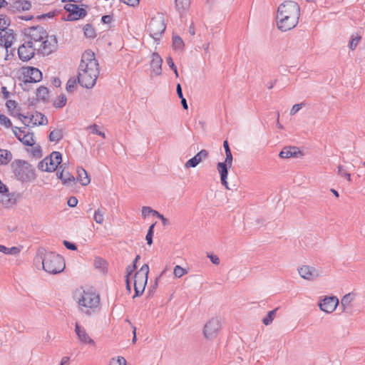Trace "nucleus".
I'll return each mask as SVG.
<instances>
[{"instance_id": "nucleus-17", "label": "nucleus", "mask_w": 365, "mask_h": 365, "mask_svg": "<svg viewBox=\"0 0 365 365\" xmlns=\"http://www.w3.org/2000/svg\"><path fill=\"white\" fill-rule=\"evenodd\" d=\"M298 272L302 278L307 280H314L319 276L318 271L314 267L308 265L301 267L298 269Z\"/></svg>"}, {"instance_id": "nucleus-44", "label": "nucleus", "mask_w": 365, "mask_h": 365, "mask_svg": "<svg viewBox=\"0 0 365 365\" xmlns=\"http://www.w3.org/2000/svg\"><path fill=\"white\" fill-rule=\"evenodd\" d=\"M166 62L169 67L174 71L176 77H178V72L176 66L175 65L173 60L171 56L166 58Z\"/></svg>"}, {"instance_id": "nucleus-36", "label": "nucleus", "mask_w": 365, "mask_h": 365, "mask_svg": "<svg viewBox=\"0 0 365 365\" xmlns=\"http://www.w3.org/2000/svg\"><path fill=\"white\" fill-rule=\"evenodd\" d=\"M67 98L64 94L60 95L58 98L53 102V106L56 108H63L66 106Z\"/></svg>"}, {"instance_id": "nucleus-2", "label": "nucleus", "mask_w": 365, "mask_h": 365, "mask_svg": "<svg viewBox=\"0 0 365 365\" xmlns=\"http://www.w3.org/2000/svg\"><path fill=\"white\" fill-rule=\"evenodd\" d=\"M300 7L293 1H286L277 9V27L282 31H287L294 28L299 21Z\"/></svg>"}, {"instance_id": "nucleus-13", "label": "nucleus", "mask_w": 365, "mask_h": 365, "mask_svg": "<svg viewBox=\"0 0 365 365\" xmlns=\"http://www.w3.org/2000/svg\"><path fill=\"white\" fill-rule=\"evenodd\" d=\"M36 50L32 41H26L18 48L19 58L23 61H28L34 56Z\"/></svg>"}, {"instance_id": "nucleus-64", "label": "nucleus", "mask_w": 365, "mask_h": 365, "mask_svg": "<svg viewBox=\"0 0 365 365\" xmlns=\"http://www.w3.org/2000/svg\"><path fill=\"white\" fill-rule=\"evenodd\" d=\"M47 165V163H46V158H44L43 160H42L41 161H40L38 164V169L41 170V171H43L45 172V168L46 166Z\"/></svg>"}, {"instance_id": "nucleus-19", "label": "nucleus", "mask_w": 365, "mask_h": 365, "mask_svg": "<svg viewBox=\"0 0 365 365\" xmlns=\"http://www.w3.org/2000/svg\"><path fill=\"white\" fill-rule=\"evenodd\" d=\"M66 168V164H63L60 166V169L61 170H58L56 175L58 179H60L63 185H69L71 182H73L76 180V178L73 175H71L68 171H66L65 169Z\"/></svg>"}, {"instance_id": "nucleus-9", "label": "nucleus", "mask_w": 365, "mask_h": 365, "mask_svg": "<svg viewBox=\"0 0 365 365\" xmlns=\"http://www.w3.org/2000/svg\"><path fill=\"white\" fill-rule=\"evenodd\" d=\"M221 329L220 321L218 318H212L204 326L203 334L207 339H215Z\"/></svg>"}, {"instance_id": "nucleus-31", "label": "nucleus", "mask_w": 365, "mask_h": 365, "mask_svg": "<svg viewBox=\"0 0 365 365\" xmlns=\"http://www.w3.org/2000/svg\"><path fill=\"white\" fill-rule=\"evenodd\" d=\"M49 91L48 89L45 86H40L36 90V96L38 98L45 101L48 98Z\"/></svg>"}, {"instance_id": "nucleus-46", "label": "nucleus", "mask_w": 365, "mask_h": 365, "mask_svg": "<svg viewBox=\"0 0 365 365\" xmlns=\"http://www.w3.org/2000/svg\"><path fill=\"white\" fill-rule=\"evenodd\" d=\"M24 78H25V80L24 81V87L23 88V89L24 91H26V90L29 91V88H28L29 84L31 83H34L33 81V77L30 74L26 73V75H25Z\"/></svg>"}, {"instance_id": "nucleus-7", "label": "nucleus", "mask_w": 365, "mask_h": 365, "mask_svg": "<svg viewBox=\"0 0 365 365\" xmlns=\"http://www.w3.org/2000/svg\"><path fill=\"white\" fill-rule=\"evenodd\" d=\"M166 26L163 17L153 18L148 24V31L150 36L155 40H160L161 35L164 33Z\"/></svg>"}, {"instance_id": "nucleus-50", "label": "nucleus", "mask_w": 365, "mask_h": 365, "mask_svg": "<svg viewBox=\"0 0 365 365\" xmlns=\"http://www.w3.org/2000/svg\"><path fill=\"white\" fill-rule=\"evenodd\" d=\"M207 257L210 259L212 264L216 265L220 264V258L217 255L207 253Z\"/></svg>"}, {"instance_id": "nucleus-41", "label": "nucleus", "mask_w": 365, "mask_h": 365, "mask_svg": "<svg viewBox=\"0 0 365 365\" xmlns=\"http://www.w3.org/2000/svg\"><path fill=\"white\" fill-rule=\"evenodd\" d=\"M76 86V80L73 78H70L66 86V89L68 92H73Z\"/></svg>"}, {"instance_id": "nucleus-60", "label": "nucleus", "mask_w": 365, "mask_h": 365, "mask_svg": "<svg viewBox=\"0 0 365 365\" xmlns=\"http://www.w3.org/2000/svg\"><path fill=\"white\" fill-rule=\"evenodd\" d=\"M113 20V16L111 15H104L101 18V21L105 24H110Z\"/></svg>"}, {"instance_id": "nucleus-33", "label": "nucleus", "mask_w": 365, "mask_h": 365, "mask_svg": "<svg viewBox=\"0 0 365 365\" xmlns=\"http://www.w3.org/2000/svg\"><path fill=\"white\" fill-rule=\"evenodd\" d=\"M278 310V308H276L272 311H269L267 316L262 319V322L264 325L267 326L272 324V321L274 320L277 311Z\"/></svg>"}, {"instance_id": "nucleus-23", "label": "nucleus", "mask_w": 365, "mask_h": 365, "mask_svg": "<svg viewBox=\"0 0 365 365\" xmlns=\"http://www.w3.org/2000/svg\"><path fill=\"white\" fill-rule=\"evenodd\" d=\"M299 155H302V152L299 150V148L294 146L285 147L279 154L281 158H296L298 157Z\"/></svg>"}, {"instance_id": "nucleus-45", "label": "nucleus", "mask_w": 365, "mask_h": 365, "mask_svg": "<svg viewBox=\"0 0 365 365\" xmlns=\"http://www.w3.org/2000/svg\"><path fill=\"white\" fill-rule=\"evenodd\" d=\"M110 365H126V360L123 356H118L117 359H112Z\"/></svg>"}, {"instance_id": "nucleus-32", "label": "nucleus", "mask_w": 365, "mask_h": 365, "mask_svg": "<svg viewBox=\"0 0 365 365\" xmlns=\"http://www.w3.org/2000/svg\"><path fill=\"white\" fill-rule=\"evenodd\" d=\"M83 33L86 38H94L96 36V30L90 24H86L84 26Z\"/></svg>"}, {"instance_id": "nucleus-12", "label": "nucleus", "mask_w": 365, "mask_h": 365, "mask_svg": "<svg viewBox=\"0 0 365 365\" xmlns=\"http://www.w3.org/2000/svg\"><path fill=\"white\" fill-rule=\"evenodd\" d=\"M26 127L19 128L16 126L12 127V131L17 139L24 145L27 146H32L34 144V133H26Z\"/></svg>"}, {"instance_id": "nucleus-11", "label": "nucleus", "mask_w": 365, "mask_h": 365, "mask_svg": "<svg viewBox=\"0 0 365 365\" xmlns=\"http://www.w3.org/2000/svg\"><path fill=\"white\" fill-rule=\"evenodd\" d=\"M64 9L68 12L66 19V21H77L84 18L87 15V11L83 8L79 7L77 4H67L64 6Z\"/></svg>"}, {"instance_id": "nucleus-51", "label": "nucleus", "mask_w": 365, "mask_h": 365, "mask_svg": "<svg viewBox=\"0 0 365 365\" xmlns=\"http://www.w3.org/2000/svg\"><path fill=\"white\" fill-rule=\"evenodd\" d=\"M91 128L92 130V133L101 135L104 138H106L105 133L98 130V126L97 125H93L92 126H91Z\"/></svg>"}, {"instance_id": "nucleus-37", "label": "nucleus", "mask_w": 365, "mask_h": 365, "mask_svg": "<svg viewBox=\"0 0 365 365\" xmlns=\"http://www.w3.org/2000/svg\"><path fill=\"white\" fill-rule=\"evenodd\" d=\"M173 46L174 49H181L184 46V42L179 36H173Z\"/></svg>"}, {"instance_id": "nucleus-21", "label": "nucleus", "mask_w": 365, "mask_h": 365, "mask_svg": "<svg viewBox=\"0 0 365 365\" xmlns=\"http://www.w3.org/2000/svg\"><path fill=\"white\" fill-rule=\"evenodd\" d=\"M75 331L79 340L84 344H94V341L87 334L86 329L78 323L75 325Z\"/></svg>"}, {"instance_id": "nucleus-53", "label": "nucleus", "mask_w": 365, "mask_h": 365, "mask_svg": "<svg viewBox=\"0 0 365 365\" xmlns=\"http://www.w3.org/2000/svg\"><path fill=\"white\" fill-rule=\"evenodd\" d=\"M303 105L304 103H298L294 105L290 110V115H295L302 108Z\"/></svg>"}, {"instance_id": "nucleus-27", "label": "nucleus", "mask_w": 365, "mask_h": 365, "mask_svg": "<svg viewBox=\"0 0 365 365\" xmlns=\"http://www.w3.org/2000/svg\"><path fill=\"white\" fill-rule=\"evenodd\" d=\"M63 138V133L62 129H54L51 130L48 135V140L51 142L58 143Z\"/></svg>"}, {"instance_id": "nucleus-8", "label": "nucleus", "mask_w": 365, "mask_h": 365, "mask_svg": "<svg viewBox=\"0 0 365 365\" xmlns=\"http://www.w3.org/2000/svg\"><path fill=\"white\" fill-rule=\"evenodd\" d=\"M25 35L29 38L27 41H32V45L34 46L36 42H42L46 37V31L40 26H32L25 29Z\"/></svg>"}, {"instance_id": "nucleus-25", "label": "nucleus", "mask_w": 365, "mask_h": 365, "mask_svg": "<svg viewBox=\"0 0 365 365\" xmlns=\"http://www.w3.org/2000/svg\"><path fill=\"white\" fill-rule=\"evenodd\" d=\"M354 299V294L349 293L345 294L341 299V307L342 312H348L351 309V302Z\"/></svg>"}, {"instance_id": "nucleus-63", "label": "nucleus", "mask_w": 365, "mask_h": 365, "mask_svg": "<svg viewBox=\"0 0 365 365\" xmlns=\"http://www.w3.org/2000/svg\"><path fill=\"white\" fill-rule=\"evenodd\" d=\"M9 192L8 187L0 180V194H6Z\"/></svg>"}, {"instance_id": "nucleus-29", "label": "nucleus", "mask_w": 365, "mask_h": 365, "mask_svg": "<svg viewBox=\"0 0 365 365\" xmlns=\"http://www.w3.org/2000/svg\"><path fill=\"white\" fill-rule=\"evenodd\" d=\"M12 159V154L7 150L0 149V165H7Z\"/></svg>"}, {"instance_id": "nucleus-28", "label": "nucleus", "mask_w": 365, "mask_h": 365, "mask_svg": "<svg viewBox=\"0 0 365 365\" xmlns=\"http://www.w3.org/2000/svg\"><path fill=\"white\" fill-rule=\"evenodd\" d=\"M26 73L33 77L34 82H39L42 79V73L37 68L29 67Z\"/></svg>"}, {"instance_id": "nucleus-48", "label": "nucleus", "mask_w": 365, "mask_h": 365, "mask_svg": "<svg viewBox=\"0 0 365 365\" xmlns=\"http://www.w3.org/2000/svg\"><path fill=\"white\" fill-rule=\"evenodd\" d=\"M360 40H361L360 36H356L355 37H352L351 40L349 42V48L351 50H354L356 48V46L358 45L359 42L360 41Z\"/></svg>"}, {"instance_id": "nucleus-61", "label": "nucleus", "mask_w": 365, "mask_h": 365, "mask_svg": "<svg viewBox=\"0 0 365 365\" xmlns=\"http://www.w3.org/2000/svg\"><path fill=\"white\" fill-rule=\"evenodd\" d=\"M54 16H55V12L51 11L47 14L39 15L36 18H37V19H43L45 18H53Z\"/></svg>"}, {"instance_id": "nucleus-20", "label": "nucleus", "mask_w": 365, "mask_h": 365, "mask_svg": "<svg viewBox=\"0 0 365 365\" xmlns=\"http://www.w3.org/2000/svg\"><path fill=\"white\" fill-rule=\"evenodd\" d=\"M208 156V152L202 149L198 153H197L194 157L188 160L185 166L187 168H195L202 161L203 159L207 158Z\"/></svg>"}, {"instance_id": "nucleus-39", "label": "nucleus", "mask_w": 365, "mask_h": 365, "mask_svg": "<svg viewBox=\"0 0 365 365\" xmlns=\"http://www.w3.org/2000/svg\"><path fill=\"white\" fill-rule=\"evenodd\" d=\"M9 24V19L6 15L0 14V30L5 31Z\"/></svg>"}, {"instance_id": "nucleus-38", "label": "nucleus", "mask_w": 365, "mask_h": 365, "mask_svg": "<svg viewBox=\"0 0 365 365\" xmlns=\"http://www.w3.org/2000/svg\"><path fill=\"white\" fill-rule=\"evenodd\" d=\"M155 224H156V222L152 224L149 227L146 237H145L147 244L149 245H151L153 244V237L154 227H155Z\"/></svg>"}, {"instance_id": "nucleus-18", "label": "nucleus", "mask_w": 365, "mask_h": 365, "mask_svg": "<svg viewBox=\"0 0 365 365\" xmlns=\"http://www.w3.org/2000/svg\"><path fill=\"white\" fill-rule=\"evenodd\" d=\"M31 8V4L30 1L26 0H16L9 4L8 10L15 13L17 11H29Z\"/></svg>"}, {"instance_id": "nucleus-34", "label": "nucleus", "mask_w": 365, "mask_h": 365, "mask_svg": "<svg viewBox=\"0 0 365 365\" xmlns=\"http://www.w3.org/2000/svg\"><path fill=\"white\" fill-rule=\"evenodd\" d=\"M102 207H99L94 212L93 219L98 224H102L104 220V211Z\"/></svg>"}, {"instance_id": "nucleus-10", "label": "nucleus", "mask_w": 365, "mask_h": 365, "mask_svg": "<svg viewBox=\"0 0 365 365\" xmlns=\"http://www.w3.org/2000/svg\"><path fill=\"white\" fill-rule=\"evenodd\" d=\"M57 43L56 36H48L47 34L46 37L42 41L40 46L37 49L38 52L43 56H48L56 51Z\"/></svg>"}, {"instance_id": "nucleus-26", "label": "nucleus", "mask_w": 365, "mask_h": 365, "mask_svg": "<svg viewBox=\"0 0 365 365\" xmlns=\"http://www.w3.org/2000/svg\"><path fill=\"white\" fill-rule=\"evenodd\" d=\"M77 173L78 176L76 179L82 185L86 186L90 183L91 180L85 169L81 167H78Z\"/></svg>"}, {"instance_id": "nucleus-59", "label": "nucleus", "mask_w": 365, "mask_h": 365, "mask_svg": "<svg viewBox=\"0 0 365 365\" xmlns=\"http://www.w3.org/2000/svg\"><path fill=\"white\" fill-rule=\"evenodd\" d=\"M6 106L9 110H12L17 106V103L13 100H8L6 103Z\"/></svg>"}, {"instance_id": "nucleus-40", "label": "nucleus", "mask_w": 365, "mask_h": 365, "mask_svg": "<svg viewBox=\"0 0 365 365\" xmlns=\"http://www.w3.org/2000/svg\"><path fill=\"white\" fill-rule=\"evenodd\" d=\"M0 124L7 128L12 126L11 120L4 114H0Z\"/></svg>"}, {"instance_id": "nucleus-22", "label": "nucleus", "mask_w": 365, "mask_h": 365, "mask_svg": "<svg viewBox=\"0 0 365 365\" xmlns=\"http://www.w3.org/2000/svg\"><path fill=\"white\" fill-rule=\"evenodd\" d=\"M162 63L163 59L158 54V53H153L152 55L150 66L153 68V71L155 73V75L158 76L162 73Z\"/></svg>"}, {"instance_id": "nucleus-54", "label": "nucleus", "mask_w": 365, "mask_h": 365, "mask_svg": "<svg viewBox=\"0 0 365 365\" xmlns=\"http://www.w3.org/2000/svg\"><path fill=\"white\" fill-rule=\"evenodd\" d=\"M153 212V210L150 207L143 206L142 207V216L144 218H145L148 215L152 214Z\"/></svg>"}, {"instance_id": "nucleus-30", "label": "nucleus", "mask_w": 365, "mask_h": 365, "mask_svg": "<svg viewBox=\"0 0 365 365\" xmlns=\"http://www.w3.org/2000/svg\"><path fill=\"white\" fill-rule=\"evenodd\" d=\"M6 197L7 201H4V200H1V202L5 205H14L17 202V197L19 196V194H16V192H7Z\"/></svg>"}, {"instance_id": "nucleus-16", "label": "nucleus", "mask_w": 365, "mask_h": 365, "mask_svg": "<svg viewBox=\"0 0 365 365\" xmlns=\"http://www.w3.org/2000/svg\"><path fill=\"white\" fill-rule=\"evenodd\" d=\"M339 305V299L335 296L325 297L319 304V309L327 313H332Z\"/></svg>"}, {"instance_id": "nucleus-52", "label": "nucleus", "mask_w": 365, "mask_h": 365, "mask_svg": "<svg viewBox=\"0 0 365 365\" xmlns=\"http://www.w3.org/2000/svg\"><path fill=\"white\" fill-rule=\"evenodd\" d=\"M63 245L69 250L74 251L77 250V246L76 245V244L67 240L63 241Z\"/></svg>"}, {"instance_id": "nucleus-57", "label": "nucleus", "mask_w": 365, "mask_h": 365, "mask_svg": "<svg viewBox=\"0 0 365 365\" xmlns=\"http://www.w3.org/2000/svg\"><path fill=\"white\" fill-rule=\"evenodd\" d=\"M12 44H13V41L7 40L6 41V43L4 46V47L6 48V51L5 60H9V48H10L11 47Z\"/></svg>"}, {"instance_id": "nucleus-6", "label": "nucleus", "mask_w": 365, "mask_h": 365, "mask_svg": "<svg viewBox=\"0 0 365 365\" xmlns=\"http://www.w3.org/2000/svg\"><path fill=\"white\" fill-rule=\"evenodd\" d=\"M225 160L224 162H219L217 165V169L220 175L221 183L227 188L230 189L227 181L228 175V168L232 165L233 157L231 150L225 152Z\"/></svg>"}, {"instance_id": "nucleus-4", "label": "nucleus", "mask_w": 365, "mask_h": 365, "mask_svg": "<svg viewBox=\"0 0 365 365\" xmlns=\"http://www.w3.org/2000/svg\"><path fill=\"white\" fill-rule=\"evenodd\" d=\"M37 259L41 261L43 269L49 274H58L65 269L64 259L54 252H46L43 257L36 258V260Z\"/></svg>"}, {"instance_id": "nucleus-1", "label": "nucleus", "mask_w": 365, "mask_h": 365, "mask_svg": "<svg viewBox=\"0 0 365 365\" xmlns=\"http://www.w3.org/2000/svg\"><path fill=\"white\" fill-rule=\"evenodd\" d=\"M99 75V65L93 51H86L78 66V83L84 88H93Z\"/></svg>"}, {"instance_id": "nucleus-43", "label": "nucleus", "mask_w": 365, "mask_h": 365, "mask_svg": "<svg viewBox=\"0 0 365 365\" xmlns=\"http://www.w3.org/2000/svg\"><path fill=\"white\" fill-rule=\"evenodd\" d=\"M174 275L176 277H182L185 273H186V271L185 269H183L182 267H181L180 265H176L174 268Z\"/></svg>"}, {"instance_id": "nucleus-15", "label": "nucleus", "mask_w": 365, "mask_h": 365, "mask_svg": "<svg viewBox=\"0 0 365 365\" xmlns=\"http://www.w3.org/2000/svg\"><path fill=\"white\" fill-rule=\"evenodd\" d=\"M47 165L45 172L51 173L55 171L62 161V155L60 152L53 151L49 156L45 158Z\"/></svg>"}, {"instance_id": "nucleus-24", "label": "nucleus", "mask_w": 365, "mask_h": 365, "mask_svg": "<svg viewBox=\"0 0 365 365\" xmlns=\"http://www.w3.org/2000/svg\"><path fill=\"white\" fill-rule=\"evenodd\" d=\"M29 123H31L33 126L46 125L48 123V118L43 114L37 111L29 117Z\"/></svg>"}, {"instance_id": "nucleus-35", "label": "nucleus", "mask_w": 365, "mask_h": 365, "mask_svg": "<svg viewBox=\"0 0 365 365\" xmlns=\"http://www.w3.org/2000/svg\"><path fill=\"white\" fill-rule=\"evenodd\" d=\"M175 2L176 9L178 11H180L188 8L190 4V0H175Z\"/></svg>"}, {"instance_id": "nucleus-56", "label": "nucleus", "mask_w": 365, "mask_h": 365, "mask_svg": "<svg viewBox=\"0 0 365 365\" xmlns=\"http://www.w3.org/2000/svg\"><path fill=\"white\" fill-rule=\"evenodd\" d=\"M78 204V199L76 197H71L68 200V205L71 207H74Z\"/></svg>"}, {"instance_id": "nucleus-49", "label": "nucleus", "mask_w": 365, "mask_h": 365, "mask_svg": "<svg viewBox=\"0 0 365 365\" xmlns=\"http://www.w3.org/2000/svg\"><path fill=\"white\" fill-rule=\"evenodd\" d=\"M106 261L101 257H96L94 260V267L97 269L104 268Z\"/></svg>"}, {"instance_id": "nucleus-62", "label": "nucleus", "mask_w": 365, "mask_h": 365, "mask_svg": "<svg viewBox=\"0 0 365 365\" xmlns=\"http://www.w3.org/2000/svg\"><path fill=\"white\" fill-rule=\"evenodd\" d=\"M135 270V267L132 266H128L126 267V276H125V281H128V278L130 277V276L133 273V272Z\"/></svg>"}, {"instance_id": "nucleus-47", "label": "nucleus", "mask_w": 365, "mask_h": 365, "mask_svg": "<svg viewBox=\"0 0 365 365\" xmlns=\"http://www.w3.org/2000/svg\"><path fill=\"white\" fill-rule=\"evenodd\" d=\"M343 168H344V167L342 165L338 166V174L342 177H344L348 181L350 182L351 180L350 173H349L346 171H344Z\"/></svg>"}, {"instance_id": "nucleus-58", "label": "nucleus", "mask_w": 365, "mask_h": 365, "mask_svg": "<svg viewBox=\"0 0 365 365\" xmlns=\"http://www.w3.org/2000/svg\"><path fill=\"white\" fill-rule=\"evenodd\" d=\"M120 1L130 6H135L139 4V0H120Z\"/></svg>"}, {"instance_id": "nucleus-5", "label": "nucleus", "mask_w": 365, "mask_h": 365, "mask_svg": "<svg viewBox=\"0 0 365 365\" xmlns=\"http://www.w3.org/2000/svg\"><path fill=\"white\" fill-rule=\"evenodd\" d=\"M11 166L18 180L28 182L36 179L35 170L27 161L17 159L12 162Z\"/></svg>"}, {"instance_id": "nucleus-14", "label": "nucleus", "mask_w": 365, "mask_h": 365, "mask_svg": "<svg viewBox=\"0 0 365 365\" xmlns=\"http://www.w3.org/2000/svg\"><path fill=\"white\" fill-rule=\"evenodd\" d=\"M148 274L149 266L145 264L134 274V287H137L138 289L145 288L147 284Z\"/></svg>"}, {"instance_id": "nucleus-42", "label": "nucleus", "mask_w": 365, "mask_h": 365, "mask_svg": "<svg viewBox=\"0 0 365 365\" xmlns=\"http://www.w3.org/2000/svg\"><path fill=\"white\" fill-rule=\"evenodd\" d=\"M31 155L36 158H40L42 156V150L41 146L37 145L31 148Z\"/></svg>"}, {"instance_id": "nucleus-55", "label": "nucleus", "mask_w": 365, "mask_h": 365, "mask_svg": "<svg viewBox=\"0 0 365 365\" xmlns=\"http://www.w3.org/2000/svg\"><path fill=\"white\" fill-rule=\"evenodd\" d=\"M5 37L8 41H13L15 39V36L13 32V30L9 29V31H5V34H4Z\"/></svg>"}, {"instance_id": "nucleus-3", "label": "nucleus", "mask_w": 365, "mask_h": 365, "mask_svg": "<svg viewBox=\"0 0 365 365\" xmlns=\"http://www.w3.org/2000/svg\"><path fill=\"white\" fill-rule=\"evenodd\" d=\"M74 299L78 304L80 311L87 315L90 316L99 310L100 296L91 289L76 290Z\"/></svg>"}]
</instances>
